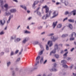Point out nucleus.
<instances>
[{
  "label": "nucleus",
  "mask_w": 76,
  "mask_h": 76,
  "mask_svg": "<svg viewBox=\"0 0 76 76\" xmlns=\"http://www.w3.org/2000/svg\"><path fill=\"white\" fill-rule=\"evenodd\" d=\"M0 6L1 8V10L3 12L7 11L12 7V6H9L8 3L5 4L3 6V0H0Z\"/></svg>",
  "instance_id": "nucleus-1"
},
{
  "label": "nucleus",
  "mask_w": 76,
  "mask_h": 76,
  "mask_svg": "<svg viewBox=\"0 0 76 76\" xmlns=\"http://www.w3.org/2000/svg\"><path fill=\"white\" fill-rule=\"evenodd\" d=\"M58 50V51H59L60 49V48L58 47V44L56 43L55 44L54 46V49L50 52V55L51 56L52 53H53V54L56 53V50Z\"/></svg>",
  "instance_id": "nucleus-2"
},
{
  "label": "nucleus",
  "mask_w": 76,
  "mask_h": 76,
  "mask_svg": "<svg viewBox=\"0 0 76 76\" xmlns=\"http://www.w3.org/2000/svg\"><path fill=\"white\" fill-rule=\"evenodd\" d=\"M51 11H50L46 15L43 16L42 18V20H46L47 18H50L51 15Z\"/></svg>",
  "instance_id": "nucleus-3"
},
{
  "label": "nucleus",
  "mask_w": 76,
  "mask_h": 76,
  "mask_svg": "<svg viewBox=\"0 0 76 76\" xmlns=\"http://www.w3.org/2000/svg\"><path fill=\"white\" fill-rule=\"evenodd\" d=\"M56 66H57V64L56 63L54 64L53 68L52 69H50V72H56V71H57V69H56Z\"/></svg>",
  "instance_id": "nucleus-4"
},
{
  "label": "nucleus",
  "mask_w": 76,
  "mask_h": 76,
  "mask_svg": "<svg viewBox=\"0 0 76 76\" xmlns=\"http://www.w3.org/2000/svg\"><path fill=\"white\" fill-rule=\"evenodd\" d=\"M61 3H64L65 5L66 6L69 5V2L66 0H60Z\"/></svg>",
  "instance_id": "nucleus-5"
},
{
  "label": "nucleus",
  "mask_w": 76,
  "mask_h": 76,
  "mask_svg": "<svg viewBox=\"0 0 76 76\" xmlns=\"http://www.w3.org/2000/svg\"><path fill=\"white\" fill-rule=\"evenodd\" d=\"M29 39H30L29 37H25L22 41V42L23 44H26V42L27 41H28V40H29Z\"/></svg>",
  "instance_id": "nucleus-6"
},
{
  "label": "nucleus",
  "mask_w": 76,
  "mask_h": 76,
  "mask_svg": "<svg viewBox=\"0 0 76 76\" xmlns=\"http://www.w3.org/2000/svg\"><path fill=\"white\" fill-rule=\"evenodd\" d=\"M11 14V12H10V11H7L4 13V16H9L10 15H12Z\"/></svg>",
  "instance_id": "nucleus-7"
},
{
  "label": "nucleus",
  "mask_w": 76,
  "mask_h": 76,
  "mask_svg": "<svg viewBox=\"0 0 76 76\" xmlns=\"http://www.w3.org/2000/svg\"><path fill=\"white\" fill-rule=\"evenodd\" d=\"M58 15V12L57 11H55L53 13V15L52 17V18H54Z\"/></svg>",
  "instance_id": "nucleus-8"
},
{
  "label": "nucleus",
  "mask_w": 76,
  "mask_h": 76,
  "mask_svg": "<svg viewBox=\"0 0 76 76\" xmlns=\"http://www.w3.org/2000/svg\"><path fill=\"white\" fill-rule=\"evenodd\" d=\"M13 18V15L12 14L9 17L8 20H7V24L9 23H10V20H11L12 18Z\"/></svg>",
  "instance_id": "nucleus-9"
},
{
  "label": "nucleus",
  "mask_w": 76,
  "mask_h": 76,
  "mask_svg": "<svg viewBox=\"0 0 76 76\" xmlns=\"http://www.w3.org/2000/svg\"><path fill=\"white\" fill-rule=\"evenodd\" d=\"M16 9H11L10 10V12H11V13H15L16 12Z\"/></svg>",
  "instance_id": "nucleus-10"
},
{
  "label": "nucleus",
  "mask_w": 76,
  "mask_h": 76,
  "mask_svg": "<svg viewBox=\"0 0 76 76\" xmlns=\"http://www.w3.org/2000/svg\"><path fill=\"white\" fill-rule=\"evenodd\" d=\"M57 23H58L57 21L54 22L52 24V26L53 27V29H54L55 28V27L57 26Z\"/></svg>",
  "instance_id": "nucleus-11"
},
{
  "label": "nucleus",
  "mask_w": 76,
  "mask_h": 76,
  "mask_svg": "<svg viewBox=\"0 0 76 76\" xmlns=\"http://www.w3.org/2000/svg\"><path fill=\"white\" fill-rule=\"evenodd\" d=\"M57 39H58V37H56L54 38V37L53 36H52L51 37V39L52 40H53V42H55L56 40H57Z\"/></svg>",
  "instance_id": "nucleus-12"
},
{
  "label": "nucleus",
  "mask_w": 76,
  "mask_h": 76,
  "mask_svg": "<svg viewBox=\"0 0 76 76\" xmlns=\"http://www.w3.org/2000/svg\"><path fill=\"white\" fill-rule=\"evenodd\" d=\"M4 23H5L4 21V22L3 20H0V25H1V26H3V25H4Z\"/></svg>",
  "instance_id": "nucleus-13"
},
{
  "label": "nucleus",
  "mask_w": 76,
  "mask_h": 76,
  "mask_svg": "<svg viewBox=\"0 0 76 76\" xmlns=\"http://www.w3.org/2000/svg\"><path fill=\"white\" fill-rule=\"evenodd\" d=\"M52 42V41H49L48 42V45H49L50 44V45H49V47H52V46H53V42Z\"/></svg>",
  "instance_id": "nucleus-14"
},
{
  "label": "nucleus",
  "mask_w": 76,
  "mask_h": 76,
  "mask_svg": "<svg viewBox=\"0 0 76 76\" xmlns=\"http://www.w3.org/2000/svg\"><path fill=\"white\" fill-rule=\"evenodd\" d=\"M21 38H17L16 40H15V42H19L20 41H21Z\"/></svg>",
  "instance_id": "nucleus-15"
},
{
  "label": "nucleus",
  "mask_w": 76,
  "mask_h": 76,
  "mask_svg": "<svg viewBox=\"0 0 76 76\" xmlns=\"http://www.w3.org/2000/svg\"><path fill=\"white\" fill-rule=\"evenodd\" d=\"M20 7H22V8H23V9H24L25 10H27V8H26V7L24 5H20Z\"/></svg>",
  "instance_id": "nucleus-16"
},
{
  "label": "nucleus",
  "mask_w": 76,
  "mask_h": 76,
  "mask_svg": "<svg viewBox=\"0 0 76 76\" xmlns=\"http://www.w3.org/2000/svg\"><path fill=\"white\" fill-rule=\"evenodd\" d=\"M24 34H30L31 33V31H30L27 30H26L24 32Z\"/></svg>",
  "instance_id": "nucleus-17"
},
{
  "label": "nucleus",
  "mask_w": 76,
  "mask_h": 76,
  "mask_svg": "<svg viewBox=\"0 0 76 76\" xmlns=\"http://www.w3.org/2000/svg\"><path fill=\"white\" fill-rule=\"evenodd\" d=\"M68 27L70 28V29H73V26L71 24H69L68 26Z\"/></svg>",
  "instance_id": "nucleus-18"
},
{
  "label": "nucleus",
  "mask_w": 76,
  "mask_h": 76,
  "mask_svg": "<svg viewBox=\"0 0 76 76\" xmlns=\"http://www.w3.org/2000/svg\"><path fill=\"white\" fill-rule=\"evenodd\" d=\"M76 10H74L73 11H72L71 13V14L72 15V13H73V15L74 16H75L76 15Z\"/></svg>",
  "instance_id": "nucleus-19"
},
{
  "label": "nucleus",
  "mask_w": 76,
  "mask_h": 76,
  "mask_svg": "<svg viewBox=\"0 0 76 76\" xmlns=\"http://www.w3.org/2000/svg\"><path fill=\"white\" fill-rule=\"evenodd\" d=\"M16 35H13L11 37V39H14L15 38H16Z\"/></svg>",
  "instance_id": "nucleus-20"
},
{
  "label": "nucleus",
  "mask_w": 76,
  "mask_h": 76,
  "mask_svg": "<svg viewBox=\"0 0 76 76\" xmlns=\"http://www.w3.org/2000/svg\"><path fill=\"white\" fill-rule=\"evenodd\" d=\"M73 36H74V37H76V33L75 32L72 33V35L71 36H70V37H73Z\"/></svg>",
  "instance_id": "nucleus-21"
},
{
  "label": "nucleus",
  "mask_w": 76,
  "mask_h": 76,
  "mask_svg": "<svg viewBox=\"0 0 76 76\" xmlns=\"http://www.w3.org/2000/svg\"><path fill=\"white\" fill-rule=\"evenodd\" d=\"M61 63H62L63 64H64L67 63V61L65 60H63L61 61Z\"/></svg>",
  "instance_id": "nucleus-22"
},
{
  "label": "nucleus",
  "mask_w": 76,
  "mask_h": 76,
  "mask_svg": "<svg viewBox=\"0 0 76 76\" xmlns=\"http://www.w3.org/2000/svg\"><path fill=\"white\" fill-rule=\"evenodd\" d=\"M11 64L10 61L8 62L7 63V67H9Z\"/></svg>",
  "instance_id": "nucleus-23"
},
{
  "label": "nucleus",
  "mask_w": 76,
  "mask_h": 76,
  "mask_svg": "<svg viewBox=\"0 0 76 76\" xmlns=\"http://www.w3.org/2000/svg\"><path fill=\"white\" fill-rule=\"evenodd\" d=\"M44 51V49H43L40 52H39V55H42L43 54V52Z\"/></svg>",
  "instance_id": "nucleus-24"
},
{
  "label": "nucleus",
  "mask_w": 76,
  "mask_h": 76,
  "mask_svg": "<svg viewBox=\"0 0 76 76\" xmlns=\"http://www.w3.org/2000/svg\"><path fill=\"white\" fill-rule=\"evenodd\" d=\"M37 14L38 15V16H42L41 13V12L39 11H37Z\"/></svg>",
  "instance_id": "nucleus-25"
},
{
  "label": "nucleus",
  "mask_w": 76,
  "mask_h": 76,
  "mask_svg": "<svg viewBox=\"0 0 76 76\" xmlns=\"http://www.w3.org/2000/svg\"><path fill=\"white\" fill-rule=\"evenodd\" d=\"M68 21L70 22H72V23H74V22H75V20L73 19H69L68 20Z\"/></svg>",
  "instance_id": "nucleus-26"
},
{
  "label": "nucleus",
  "mask_w": 76,
  "mask_h": 76,
  "mask_svg": "<svg viewBox=\"0 0 76 76\" xmlns=\"http://www.w3.org/2000/svg\"><path fill=\"white\" fill-rule=\"evenodd\" d=\"M69 14H70V16H71L72 15V14H71V12L69 13L68 11L66 12H65V15H67Z\"/></svg>",
  "instance_id": "nucleus-27"
},
{
  "label": "nucleus",
  "mask_w": 76,
  "mask_h": 76,
  "mask_svg": "<svg viewBox=\"0 0 76 76\" xmlns=\"http://www.w3.org/2000/svg\"><path fill=\"white\" fill-rule=\"evenodd\" d=\"M62 26V25H61V24H59L57 25V27L58 28H61Z\"/></svg>",
  "instance_id": "nucleus-28"
},
{
  "label": "nucleus",
  "mask_w": 76,
  "mask_h": 76,
  "mask_svg": "<svg viewBox=\"0 0 76 76\" xmlns=\"http://www.w3.org/2000/svg\"><path fill=\"white\" fill-rule=\"evenodd\" d=\"M39 43V42L38 41H36L35 42L33 43V44L34 45H37Z\"/></svg>",
  "instance_id": "nucleus-29"
},
{
  "label": "nucleus",
  "mask_w": 76,
  "mask_h": 76,
  "mask_svg": "<svg viewBox=\"0 0 76 76\" xmlns=\"http://www.w3.org/2000/svg\"><path fill=\"white\" fill-rule=\"evenodd\" d=\"M44 62V58L42 57L41 58L40 61V62L41 63H43Z\"/></svg>",
  "instance_id": "nucleus-30"
},
{
  "label": "nucleus",
  "mask_w": 76,
  "mask_h": 76,
  "mask_svg": "<svg viewBox=\"0 0 76 76\" xmlns=\"http://www.w3.org/2000/svg\"><path fill=\"white\" fill-rule=\"evenodd\" d=\"M68 34H63L61 36V37H67L68 36Z\"/></svg>",
  "instance_id": "nucleus-31"
},
{
  "label": "nucleus",
  "mask_w": 76,
  "mask_h": 76,
  "mask_svg": "<svg viewBox=\"0 0 76 76\" xmlns=\"http://www.w3.org/2000/svg\"><path fill=\"white\" fill-rule=\"evenodd\" d=\"M63 67L64 68H68V66H67L66 64L63 65Z\"/></svg>",
  "instance_id": "nucleus-32"
},
{
  "label": "nucleus",
  "mask_w": 76,
  "mask_h": 76,
  "mask_svg": "<svg viewBox=\"0 0 76 76\" xmlns=\"http://www.w3.org/2000/svg\"><path fill=\"white\" fill-rule=\"evenodd\" d=\"M48 11H49V8L48 7H47L46 9V13H48Z\"/></svg>",
  "instance_id": "nucleus-33"
},
{
  "label": "nucleus",
  "mask_w": 76,
  "mask_h": 76,
  "mask_svg": "<svg viewBox=\"0 0 76 76\" xmlns=\"http://www.w3.org/2000/svg\"><path fill=\"white\" fill-rule=\"evenodd\" d=\"M40 58H41V57L40 56H38L36 58V60H39L40 59Z\"/></svg>",
  "instance_id": "nucleus-34"
},
{
  "label": "nucleus",
  "mask_w": 76,
  "mask_h": 76,
  "mask_svg": "<svg viewBox=\"0 0 76 76\" xmlns=\"http://www.w3.org/2000/svg\"><path fill=\"white\" fill-rule=\"evenodd\" d=\"M53 35H54V33H51L48 35V37L53 36Z\"/></svg>",
  "instance_id": "nucleus-35"
},
{
  "label": "nucleus",
  "mask_w": 76,
  "mask_h": 76,
  "mask_svg": "<svg viewBox=\"0 0 76 76\" xmlns=\"http://www.w3.org/2000/svg\"><path fill=\"white\" fill-rule=\"evenodd\" d=\"M38 2H39V1H36L34 2V4L35 5L36 4H37L38 3Z\"/></svg>",
  "instance_id": "nucleus-36"
},
{
  "label": "nucleus",
  "mask_w": 76,
  "mask_h": 76,
  "mask_svg": "<svg viewBox=\"0 0 76 76\" xmlns=\"http://www.w3.org/2000/svg\"><path fill=\"white\" fill-rule=\"evenodd\" d=\"M47 5H45L44 6H43L42 7V9H47Z\"/></svg>",
  "instance_id": "nucleus-37"
},
{
  "label": "nucleus",
  "mask_w": 76,
  "mask_h": 76,
  "mask_svg": "<svg viewBox=\"0 0 76 76\" xmlns=\"http://www.w3.org/2000/svg\"><path fill=\"white\" fill-rule=\"evenodd\" d=\"M7 20V18L6 17H4V18L3 21H4V22L5 21V20Z\"/></svg>",
  "instance_id": "nucleus-38"
},
{
  "label": "nucleus",
  "mask_w": 76,
  "mask_h": 76,
  "mask_svg": "<svg viewBox=\"0 0 76 76\" xmlns=\"http://www.w3.org/2000/svg\"><path fill=\"white\" fill-rule=\"evenodd\" d=\"M45 34V32L44 31V32L41 33L40 34V35H44Z\"/></svg>",
  "instance_id": "nucleus-39"
},
{
  "label": "nucleus",
  "mask_w": 76,
  "mask_h": 76,
  "mask_svg": "<svg viewBox=\"0 0 76 76\" xmlns=\"http://www.w3.org/2000/svg\"><path fill=\"white\" fill-rule=\"evenodd\" d=\"M55 56L56 58H59V55H55Z\"/></svg>",
  "instance_id": "nucleus-40"
},
{
  "label": "nucleus",
  "mask_w": 76,
  "mask_h": 76,
  "mask_svg": "<svg viewBox=\"0 0 76 76\" xmlns=\"http://www.w3.org/2000/svg\"><path fill=\"white\" fill-rule=\"evenodd\" d=\"M46 50H49V48H48V46L47 45H46Z\"/></svg>",
  "instance_id": "nucleus-41"
},
{
  "label": "nucleus",
  "mask_w": 76,
  "mask_h": 76,
  "mask_svg": "<svg viewBox=\"0 0 76 76\" xmlns=\"http://www.w3.org/2000/svg\"><path fill=\"white\" fill-rule=\"evenodd\" d=\"M42 27H43L42 26H40L38 27V29H42Z\"/></svg>",
  "instance_id": "nucleus-42"
},
{
  "label": "nucleus",
  "mask_w": 76,
  "mask_h": 76,
  "mask_svg": "<svg viewBox=\"0 0 76 76\" xmlns=\"http://www.w3.org/2000/svg\"><path fill=\"white\" fill-rule=\"evenodd\" d=\"M52 75V74H50L48 75L47 76H51ZM43 76H46V75L44 74Z\"/></svg>",
  "instance_id": "nucleus-43"
},
{
  "label": "nucleus",
  "mask_w": 76,
  "mask_h": 76,
  "mask_svg": "<svg viewBox=\"0 0 76 76\" xmlns=\"http://www.w3.org/2000/svg\"><path fill=\"white\" fill-rule=\"evenodd\" d=\"M66 60L69 61V60H71V57H68L66 58Z\"/></svg>",
  "instance_id": "nucleus-44"
},
{
  "label": "nucleus",
  "mask_w": 76,
  "mask_h": 76,
  "mask_svg": "<svg viewBox=\"0 0 76 76\" xmlns=\"http://www.w3.org/2000/svg\"><path fill=\"white\" fill-rule=\"evenodd\" d=\"M13 55H14V52L12 51L11 53V56H13Z\"/></svg>",
  "instance_id": "nucleus-45"
},
{
  "label": "nucleus",
  "mask_w": 76,
  "mask_h": 76,
  "mask_svg": "<svg viewBox=\"0 0 76 76\" xmlns=\"http://www.w3.org/2000/svg\"><path fill=\"white\" fill-rule=\"evenodd\" d=\"M4 34V32L3 31H1L0 33V35H3V34Z\"/></svg>",
  "instance_id": "nucleus-46"
},
{
  "label": "nucleus",
  "mask_w": 76,
  "mask_h": 76,
  "mask_svg": "<svg viewBox=\"0 0 76 76\" xmlns=\"http://www.w3.org/2000/svg\"><path fill=\"white\" fill-rule=\"evenodd\" d=\"M20 58H18L16 60L17 62H18V61H20Z\"/></svg>",
  "instance_id": "nucleus-47"
},
{
  "label": "nucleus",
  "mask_w": 76,
  "mask_h": 76,
  "mask_svg": "<svg viewBox=\"0 0 76 76\" xmlns=\"http://www.w3.org/2000/svg\"><path fill=\"white\" fill-rule=\"evenodd\" d=\"M39 9H40V7H39L38 8L37 10H36V11H34V12H38V10H39Z\"/></svg>",
  "instance_id": "nucleus-48"
},
{
  "label": "nucleus",
  "mask_w": 76,
  "mask_h": 76,
  "mask_svg": "<svg viewBox=\"0 0 76 76\" xmlns=\"http://www.w3.org/2000/svg\"><path fill=\"white\" fill-rule=\"evenodd\" d=\"M68 54V52H66V53L64 54L63 56H67V55Z\"/></svg>",
  "instance_id": "nucleus-49"
},
{
  "label": "nucleus",
  "mask_w": 76,
  "mask_h": 76,
  "mask_svg": "<svg viewBox=\"0 0 76 76\" xmlns=\"http://www.w3.org/2000/svg\"><path fill=\"white\" fill-rule=\"evenodd\" d=\"M35 4H33V9H35V8H36V7L35 6Z\"/></svg>",
  "instance_id": "nucleus-50"
},
{
  "label": "nucleus",
  "mask_w": 76,
  "mask_h": 76,
  "mask_svg": "<svg viewBox=\"0 0 76 76\" xmlns=\"http://www.w3.org/2000/svg\"><path fill=\"white\" fill-rule=\"evenodd\" d=\"M39 45L40 47L41 48H42L43 49H44V48L43 47V46H42V45Z\"/></svg>",
  "instance_id": "nucleus-51"
},
{
  "label": "nucleus",
  "mask_w": 76,
  "mask_h": 76,
  "mask_svg": "<svg viewBox=\"0 0 76 76\" xmlns=\"http://www.w3.org/2000/svg\"><path fill=\"white\" fill-rule=\"evenodd\" d=\"M47 60H46L43 63L44 64H45L47 63Z\"/></svg>",
  "instance_id": "nucleus-52"
},
{
  "label": "nucleus",
  "mask_w": 76,
  "mask_h": 76,
  "mask_svg": "<svg viewBox=\"0 0 76 76\" xmlns=\"http://www.w3.org/2000/svg\"><path fill=\"white\" fill-rule=\"evenodd\" d=\"M67 20V17L64 18V20H63V22H64V21H65V20Z\"/></svg>",
  "instance_id": "nucleus-53"
},
{
  "label": "nucleus",
  "mask_w": 76,
  "mask_h": 76,
  "mask_svg": "<svg viewBox=\"0 0 76 76\" xmlns=\"http://www.w3.org/2000/svg\"><path fill=\"white\" fill-rule=\"evenodd\" d=\"M73 65H72L69 66V68L70 69H72L73 68Z\"/></svg>",
  "instance_id": "nucleus-54"
},
{
  "label": "nucleus",
  "mask_w": 76,
  "mask_h": 76,
  "mask_svg": "<svg viewBox=\"0 0 76 76\" xmlns=\"http://www.w3.org/2000/svg\"><path fill=\"white\" fill-rule=\"evenodd\" d=\"M70 41H73V40H74V39H75L74 38H70Z\"/></svg>",
  "instance_id": "nucleus-55"
},
{
  "label": "nucleus",
  "mask_w": 76,
  "mask_h": 76,
  "mask_svg": "<svg viewBox=\"0 0 76 76\" xmlns=\"http://www.w3.org/2000/svg\"><path fill=\"white\" fill-rule=\"evenodd\" d=\"M4 52H1V56H3V55H4Z\"/></svg>",
  "instance_id": "nucleus-56"
},
{
  "label": "nucleus",
  "mask_w": 76,
  "mask_h": 76,
  "mask_svg": "<svg viewBox=\"0 0 76 76\" xmlns=\"http://www.w3.org/2000/svg\"><path fill=\"white\" fill-rule=\"evenodd\" d=\"M18 52H19V50H17L15 52V54H17L18 53Z\"/></svg>",
  "instance_id": "nucleus-57"
},
{
  "label": "nucleus",
  "mask_w": 76,
  "mask_h": 76,
  "mask_svg": "<svg viewBox=\"0 0 76 76\" xmlns=\"http://www.w3.org/2000/svg\"><path fill=\"white\" fill-rule=\"evenodd\" d=\"M61 4V3H60V2H57L56 3V5H58V4Z\"/></svg>",
  "instance_id": "nucleus-58"
},
{
  "label": "nucleus",
  "mask_w": 76,
  "mask_h": 76,
  "mask_svg": "<svg viewBox=\"0 0 76 76\" xmlns=\"http://www.w3.org/2000/svg\"><path fill=\"white\" fill-rule=\"evenodd\" d=\"M75 50V48H73L71 50V52H72V51H73V50Z\"/></svg>",
  "instance_id": "nucleus-59"
},
{
  "label": "nucleus",
  "mask_w": 76,
  "mask_h": 76,
  "mask_svg": "<svg viewBox=\"0 0 76 76\" xmlns=\"http://www.w3.org/2000/svg\"><path fill=\"white\" fill-rule=\"evenodd\" d=\"M44 0H41L40 1V2L41 3H42L44 2Z\"/></svg>",
  "instance_id": "nucleus-60"
},
{
  "label": "nucleus",
  "mask_w": 76,
  "mask_h": 76,
  "mask_svg": "<svg viewBox=\"0 0 76 76\" xmlns=\"http://www.w3.org/2000/svg\"><path fill=\"white\" fill-rule=\"evenodd\" d=\"M42 14H44V11H43L42 9Z\"/></svg>",
  "instance_id": "nucleus-61"
},
{
  "label": "nucleus",
  "mask_w": 76,
  "mask_h": 76,
  "mask_svg": "<svg viewBox=\"0 0 76 76\" xmlns=\"http://www.w3.org/2000/svg\"><path fill=\"white\" fill-rule=\"evenodd\" d=\"M20 27V25H19L18 26L17 29H19V28Z\"/></svg>",
  "instance_id": "nucleus-62"
},
{
  "label": "nucleus",
  "mask_w": 76,
  "mask_h": 76,
  "mask_svg": "<svg viewBox=\"0 0 76 76\" xmlns=\"http://www.w3.org/2000/svg\"><path fill=\"white\" fill-rule=\"evenodd\" d=\"M64 53V51L63 50H61V54H63Z\"/></svg>",
  "instance_id": "nucleus-63"
},
{
  "label": "nucleus",
  "mask_w": 76,
  "mask_h": 76,
  "mask_svg": "<svg viewBox=\"0 0 76 76\" xmlns=\"http://www.w3.org/2000/svg\"><path fill=\"white\" fill-rule=\"evenodd\" d=\"M31 19H32V17H29V18H28V20H31Z\"/></svg>",
  "instance_id": "nucleus-64"
}]
</instances>
